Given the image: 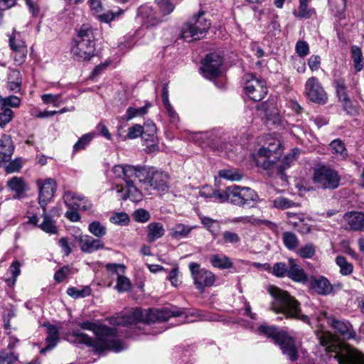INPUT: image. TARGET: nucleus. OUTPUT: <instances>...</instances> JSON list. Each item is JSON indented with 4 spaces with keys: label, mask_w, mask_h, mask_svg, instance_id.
<instances>
[{
    "label": "nucleus",
    "mask_w": 364,
    "mask_h": 364,
    "mask_svg": "<svg viewBox=\"0 0 364 364\" xmlns=\"http://www.w3.org/2000/svg\"><path fill=\"white\" fill-rule=\"evenodd\" d=\"M81 328L93 331L97 338L92 339L88 335L80 332L79 330H73L72 336L74 337L73 342L75 343L85 344L87 346L92 347L95 352L102 353L106 350L119 353L126 348L125 344L115 340L117 331L115 328H110L107 326H97L91 321L79 322L77 324Z\"/></svg>",
    "instance_id": "nucleus-1"
},
{
    "label": "nucleus",
    "mask_w": 364,
    "mask_h": 364,
    "mask_svg": "<svg viewBox=\"0 0 364 364\" xmlns=\"http://www.w3.org/2000/svg\"><path fill=\"white\" fill-rule=\"evenodd\" d=\"M282 151L281 141L275 138H269L264 145L252 154V157L258 167L275 171L282 177L284 171L296 160V155L298 153L294 151L280 161Z\"/></svg>",
    "instance_id": "nucleus-2"
},
{
    "label": "nucleus",
    "mask_w": 364,
    "mask_h": 364,
    "mask_svg": "<svg viewBox=\"0 0 364 364\" xmlns=\"http://www.w3.org/2000/svg\"><path fill=\"white\" fill-rule=\"evenodd\" d=\"M319 343L338 364H364V355L345 342L336 341L334 336L323 328L316 331Z\"/></svg>",
    "instance_id": "nucleus-3"
},
{
    "label": "nucleus",
    "mask_w": 364,
    "mask_h": 364,
    "mask_svg": "<svg viewBox=\"0 0 364 364\" xmlns=\"http://www.w3.org/2000/svg\"><path fill=\"white\" fill-rule=\"evenodd\" d=\"M268 291L273 297L271 309L276 314L282 315L279 317V319L294 318L311 325L309 318L301 314L300 303L287 291L274 286L269 287Z\"/></svg>",
    "instance_id": "nucleus-4"
},
{
    "label": "nucleus",
    "mask_w": 364,
    "mask_h": 364,
    "mask_svg": "<svg viewBox=\"0 0 364 364\" xmlns=\"http://www.w3.org/2000/svg\"><path fill=\"white\" fill-rule=\"evenodd\" d=\"M183 314L181 310H171L168 308L150 309L142 310L136 309L130 314L124 315L122 321V324H132L137 322L146 323L162 322L168 320L171 317L180 316Z\"/></svg>",
    "instance_id": "nucleus-5"
},
{
    "label": "nucleus",
    "mask_w": 364,
    "mask_h": 364,
    "mask_svg": "<svg viewBox=\"0 0 364 364\" xmlns=\"http://www.w3.org/2000/svg\"><path fill=\"white\" fill-rule=\"evenodd\" d=\"M258 330L268 338H272L274 342L280 347L282 353L287 355L291 361L297 360L298 353L295 340L286 331L274 326L266 325H261Z\"/></svg>",
    "instance_id": "nucleus-6"
},
{
    "label": "nucleus",
    "mask_w": 364,
    "mask_h": 364,
    "mask_svg": "<svg viewBox=\"0 0 364 364\" xmlns=\"http://www.w3.org/2000/svg\"><path fill=\"white\" fill-rule=\"evenodd\" d=\"M95 42L92 30L82 25L74 38L71 53L78 60H89L95 55Z\"/></svg>",
    "instance_id": "nucleus-7"
},
{
    "label": "nucleus",
    "mask_w": 364,
    "mask_h": 364,
    "mask_svg": "<svg viewBox=\"0 0 364 364\" xmlns=\"http://www.w3.org/2000/svg\"><path fill=\"white\" fill-rule=\"evenodd\" d=\"M211 23L205 17L204 11L193 15L181 26L180 38L186 42H192L203 38L210 28Z\"/></svg>",
    "instance_id": "nucleus-8"
},
{
    "label": "nucleus",
    "mask_w": 364,
    "mask_h": 364,
    "mask_svg": "<svg viewBox=\"0 0 364 364\" xmlns=\"http://www.w3.org/2000/svg\"><path fill=\"white\" fill-rule=\"evenodd\" d=\"M311 179L318 188L335 190L340 186L341 176L338 171L330 166L318 164L313 169Z\"/></svg>",
    "instance_id": "nucleus-9"
},
{
    "label": "nucleus",
    "mask_w": 364,
    "mask_h": 364,
    "mask_svg": "<svg viewBox=\"0 0 364 364\" xmlns=\"http://www.w3.org/2000/svg\"><path fill=\"white\" fill-rule=\"evenodd\" d=\"M229 203L240 207L251 205L259 200L257 193L249 187L233 185L228 187Z\"/></svg>",
    "instance_id": "nucleus-10"
},
{
    "label": "nucleus",
    "mask_w": 364,
    "mask_h": 364,
    "mask_svg": "<svg viewBox=\"0 0 364 364\" xmlns=\"http://www.w3.org/2000/svg\"><path fill=\"white\" fill-rule=\"evenodd\" d=\"M188 267L197 289L203 291L205 287H210L214 284L215 275L211 271L201 268L196 262H191Z\"/></svg>",
    "instance_id": "nucleus-11"
},
{
    "label": "nucleus",
    "mask_w": 364,
    "mask_h": 364,
    "mask_svg": "<svg viewBox=\"0 0 364 364\" xmlns=\"http://www.w3.org/2000/svg\"><path fill=\"white\" fill-rule=\"evenodd\" d=\"M244 79L245 80L244 89L248 97L255 102L262 100L267 93L265 82L252 74L245 75Z\"/></svg>",
    "instance_id": "nucleus-12"
},
{
    "label": "nucleus",
    "mask_w": 364,
    "mask_h": 364,
    "mask_svg": "<svg viewBox=\"0 0 364 364\" xmlns=\"http://www.w3.org/2000/svg\"><path fill=\"white\" fill-rule=\"evenodd\" d=\"M308 282L309 288L321 296L334 294L342 288L341 284H331L324 276L311 277Z\"/></svg>",
    "instance_id": "nucleus-13"
},
{
    "label": "nucleus",
    "mask_w": 364,
    "mask_h": 364,
    "mask_svg": "<svg viewBox=\"0 0 364 364\" xmlns=\"http://www.w3.org/2000/svg\"><path fill=\"white\" fill-rule=\"evenodd\" d=\"M305 94L308 99L313 102L324 105L327 102V94L318 78L315 77H311L306 80Z\"/></svg>",
    "instance_id": "nucleus-14"
},
{
    "label": "nucleus",
    "mask_w": 364,
    "mask_h": 364,
    "mask_svg": "<svg viewBox=\"0 0 364 364\" xmlns=\"http://www.w3.org/2000/svg\"><path fill=\"white\" fill-rule=\"evenodd\" d=\"M223 65L222 58L216 53H209L202 60L200 70L203 75L208 79H213L220 74V68Z\"/></svg>",
    "instance_id": "nucleus-15"
},
{
    "label": "nucleus",
    "mask_w": 364,
    "mask_h": 364,
    "mask_svg": "<svg viewBox=\"0 0 364 364\" xmlns=\"http://www.w3.org/2000/svg\"><path fill=\"white\" fill-rule=\"evenodd\" d=\"M36 183L39 190L38 203L45 212L47 204L51 200L55 193L57 185L52 178H47L44 181L39 179Z\"/></svg>",
    "instance_id": "nucleus-16"
},
{
    "label": "nucleus",
    "mask_w": 364,
    "mask_h": 364,
    "mask_svg": "<svg viewBox=\"0 0 364 364\" xmlns=\"http://www.w3.org/2000/svg\"><path fill=\"white\" fill-rule=\"evenodd\" d=\"M326 319L327 323L334 329L335 332L342 337L343 340H360V338L357 337L353 326L349 321L338 320L331 317L326 318Z\"/></svg>",
    "instance_id": "nucleus-17"
},
{
    "label": "nucleus",
    "mask_w": 364,
    "mask_h": 364,
    "mask_svg": "<svg viewBox=\"0 0 364 364\" xmlns=\"http://www.w3.org/2000/svg\"><path fill=\"white\" fill-rule=\"evenodd\" d=\"M63 200L68 207H75L77 210L87 211L92 208V202L82 195L67 191L63 195Z\"/></svg>",
    "instance_id": "nucleus-18"
},
{
    "label": "nucleus",
    "mask_w": 364,
    "mask_h": 364,
    "mask_svg": "<svg viewBox=\"0 0 364 364\" xmlns=\"http://www.w3.org/2000/svg\"><path fill=\"white\" fill-rule=\"evenodd\" d=\"M148 186L154 190L164 192L168 188V175L163 171L153 169Z\"/></svg>",
    "instance_id": "nucleus-19"
},
{
    "label": "nucleus",
    "mask_w": 364,
    "mask_h": 364,
    "mask_svg": "<svg viewBox=\"0 0 364 364\" xmlns=\"http://www.w3.org/2000/svg\"><path fill=\"white\" fill-rule=\"evenodd\" d=\"M133 171L130 174V180L134 181L138 179L141 183V187L149 191L148 183L154 168L146 166H132Z\"/></svg>",
    "instance_id": "nucleus-20"
},
{
    "label": "nucleus",
    "mask_w": 364,
    "mask_h": 364,
    "mask_svg": "<svg viewBox=\"0 0 364 364\" xmlns=\"http://www.w3.org/2000/svg\"><path fill=\"white\" fill-rule=\"evenodd\" d=\"M78 242L81 251L85 253H92L105 247L103 242L87 235H80Z\"/></svg>",
    "instance_id": "nucleus-21"
},
{
    "label": "nucleus",
    "mask_w": 364,
    "mask_h": 364,
    "mask_svg": "<svg viewBox=\"0 0 364 364\" xmlns=\"http://www.w3.org/2000/svg\"><path fill=\"white\" fill-rule=\"evenodd\" d=\"M289 269L287 276L294 282L305 284L309 279L304 269L297 264L293 259H288Z\"/></svg>",
    "instance_id": "nucleus-22"
},
{
    "label": "nucleus",
    "mask_w": 364,
    "mask_h": 364,
    "mask_svg": "<svg viewBox=\"0 0 364 364\" xmlns=\"http://www.w3.org/2000/svg\"><path fill=\"white\" fill-rule=\"evenodd\" d=\"M138 14L141 16L143 23L148 26H154L162 21L160 13L154 11L151 6H141Z\"/></svg>",
    "instance_id": "nucleus-23"
},
{
    "label": "nucleus",
    "mask_w": 364,
    "mask_h": 364,
    "mask_svg": "<svg viewBox=\"0 0 364 364\" xmlns=\"http://www.w3.org/2000/svg\"><path fill=\"white\" fill-rule=\"evenodd\" d=\"M14 151V146L11 136L4 134L0 139V166L11 160Z\"/></svg>",
    "instance_id": "nucleus-24"
},
{
    "label": "nucleus",
    "mask_w": 364,
    "mask_h": 364,
    "mask_svg": "<svg viewBox=\"0 0 364 364\" xmlns=\"http://www.w3.org/2000/svg\"><path fill=\"white\" fill-rule=\"evenodd\" d=\"M343 219L348 223L350 230L364 231L363 213L357 211L348 212L343 215Z\"/></svg>",
    "instance_id": "nucleus-25"
},
{
    "label": "nucleus",
    "mask_w": 364,
    "mask_h": 364,
    "mask_svg": "<svg viewBox=\"0 0 364 364\" xmlns=\"http://www.w3.org/2000/svg\"><path fill=\"white\" fill-rule=\"evenodd\" d=\"M47 337L46 338V346L41 350V353L53 349L59 341V330L58 328L52 324L46 325Z\"/></svg>",
    "instance_id": "nucleus-26"
},
{
    "label": "nucleus",
    "mask_w": 364,
    "mask_h": 364,
    "mask_svg": "<svg viewBox=\"0 0 364 364\" xmlns=\"http://www.w3.org/2000/svg\"><path fill=\"white\" fill-rule=\"evenodd\" d=\"M194 228L183 223H176L170 229L169 235L175 240L185 239L188 237Z\"/></svg>",
    "instance_id": "nucleus-27"
},
{
    "label": "nucleus",
    "mask_w": 364,
    "mask_h": 364,
    "mask_svg": "<svg viewBox=\"0 0 364 364\" xmlns=\"http://www.w3.org/2000/svg\"><path fill=\"white\" fill-rule=\"evenodd\" d=\"M165 233L164 225L161 223L153 222L147 226L146 240L149 242H154L162 237Z\"/></svg>",
    "instance_id": "nucleus-28"
},
{
    "label": "nucleus",
    "mask_w": 364,
    "mask_h": 364,
    "mask_svg": "<svg viewBox=\"0 0 364 364\" xmlns=\"http://www.w3.org/2000/svg\"><path fill=\"white\" fill-rule=\"evenodd\" d=\"M9 188L16 192L14 198H21L24 192L27 190L24 180L21 177L14 176L7 182Z\"/></svg>",
    "instance_id": "nucleus-29"
},
{
    "label": "nucleus",
    "mask_w": 364,
    "mask_h": 364,
    "mask_svg": "<svg viewBox=\"0 0 364 364\" xmlns=\"http://www.w3.org/2000/svg\"><path fill=\"white\" fill-rule=\"evenodd\" d=\"M310 0H299V7L296 10H294L292 14L297 18H309L314 14V9L309 6Z\"/></svg>",
    "instance_id": "nucleus-30"
},
{
    "label": "nucleus",
    "mask_w": 364,
    "mask_h": 364,
    "mask_svg": "<svg viewBox=\"0 0 364 364\" xmlns=\"http://www.w3.org/2000/svg\"><path fill=\"white\" fill-rule=\"evenodd\" d=\"M211 265L220 269H225L232 267L233 264L230 259L223 254H215L210 257Z\"/></svg>",
    "instance_id": "nucleus-31"
},
{
    "label": "nucleus",
    "mask_w": 364,
    "mask_h": 364,
    "mask_svg": "<svg viewBox=\"0 0 364 364\" xmlns=\"http://www.w3.org/2000/svg\"><path fill=\"white\" fill-rule=\"evenodd\" d=\"M133 170L132 165L118 164L112 167V172L116 178L122 179L125 183H129L130 181V174Z\"/></svg>",
    "instance_id": "nucleus-32"
},
{
    "label": "nucleus",
    "mask_w": 364,
    "mask_h": 364,
    "mask_svg": "<svg viewBox=\"0 0 364 364\" xmlns=\"http://www.w3.org/2000/svg\"><path fill=\"white\" fill-rule=\"evenodd\" d=\"M43 222L38 225V227L45 232L50 235H55L58 232V228L55 225V221L53 218L46 213V210H43Z\"/></svg>",
    "instance_id": "nucleus-33"
},
{
    "label": "nucleus",
    "mask_w": 364,
    "mask_h": 364,
    "mask_svg": "<svg viewBox=\"0 0 364 364\" xmlns=\"http://www.w3.org/2000/svg\"><path fill=\"white\" fill-rule=\"evenodd\" d=\"M126 184L127 188V196H124L123 197V199L126 200L128 198L134 203L141 201L142 199V194L141 191L134 184V181L130 180L129 182L126 183Z\"/></svg>",
    "instance_id": "nucleus-34"
},
{
    "label": "nucleus",
    "mask_w": 364,
    "mask_h": 364,
    "mask_svg": "<svg viewBox=\"0 0 364 364\" xmlns=\"http://www.w3.org/2000/svg\"><path fill=\"white\" fill-rule=\"evenodd\" d=\"M218 176L224 179L231 181H238L242 179V173L235 168H225L218 171Z\"/></svg>",
    "instance_id": "nucleus-35"
},
{
    "label": "nucleus",
    "mask_w": 364,
    "mask_h": 364,
    "mask_svg": "<svg viewBox=\"0 0 364 364\" xmlns=\"http://www.w3.org/2000/svg\"><path fill=\"white\" fill-rule=\"evenodd\" d=\"M272 205L274 208L280 210H285L294 207H299L300 204L293 200L284 198V197H277L272 201Z\"/></svg>",
    "instance_id": "nucleus-36"
},
{
    "label": "nucleus",
    "mask_w": 364,
    "mask_h": 364,
    "mask_svg": "<svg viewBox=\"0 0 364 364\" xmlns=\"http://www.w3.org/2000/svg\"><path fill=\"white\" fill-rule=\"evenodd\" d=\"M330 147L334 154H336L343 159H346L348 156L347 150L345 144L341 139H335L332 141L330 144Z\"/></svg>",
    "instance_id": "nucleus-37"
},
{
    "label": "nucleus",
    "mask_w": 364,
    "mask_h": 364,
    "mask_svg": "<svg viewBox=\"0 0 364 364\" xmlns=\"http://www.w3.org/2000/svg\"><path fill=\"white\" fill-rule=\"evenodd\" d=\"M336 263L340 267V273L342 275L346 276L352 273L353 269V264L350 262H348L345 257H336Z\"/></svg>",
    "instance_id": "nucleus-38"
},
{
    "label": "nucleus",
    "mask_w": 364,
    "mask_h": 364,
    "mask_svg": "<svg viewBox=\"0 0 364 364\" xmlns=\"http://www.w3.org/2000/svg\"><path fill=\"white\" fill-rule=\"evenodd\" d=\"M91 289L87 286L81 289L71 287L67 289V294L74 299L88 296L91 294Z\"/></svg>",
    "instance_id": "nucleus-39"
},
{
    "label": "nucleus",
    "mask_w": 364,
    "mask_h": 364,
    "mask_svg": "<svg viewBox=\"0 0 364 364\" xmlns=\"http://www.w3.org/2000/svg\"><path fill=\"white\" fill-rule=\"evenodd\" d=\"M149 105H146L139 108L129 107L127 109L124 118L127 121H129L136 117H141L147 112Z\"/></svg>",
    "instance_id": "nucleus-40"
},
{
    "label": "nucleus",
    "mask_w": 364,
    "mask_h": 364,
    "mask_svg": "<svg viewBox=\"0 0 364 364\" xmlns=\"http://www.w3.org/2000/svg\"><path fill=\"white\" fill-rule=\"evenodd\" d=\"M213 133L208 132H198L194 136V140L199 144L213 145Z\"/></svg>",
    "instance_id": "nucleus-41"
},
{
    "label": "nucleus",
    "mask_w": 364,
    "mask_h": 364,
    "mask_svg": "<svg viewBox=\"0 0 364 364\" xmlns=\"http://www.w3.org/2000/svg\"><path fill=\"white\" fill-rule=\"evenodd\" d=\"M89 232L97 237H102L107 233L106 228L99 221H93L88 226Z\"/></svg>",
    "instance_id": "nucleus-42"
},
{
    "label": "nucleus",
    "mask_w": 364,
    "mask_h": 364,
    "mask_svg": "<svg viewBox=\"0 0 364 364\" xmlns=\"http://www.w3.org/2000/svg\"><path fill=\"white\" fill-rule=\"evenodd\" d=\"M159 9L161 17L170 14L174 9V5L169 0H155Z\"/></svg>",
    "instance_id": "nucleus-43"
},
{
    "label": "nucleus",
    "mask_w": 364,
    "mask_h": 364,
    "mask_svg": "<svg viewBox=\"0 0 364 364\" xmlns=\"http://www.w3.org/2000/svg\"><path fill=\"white\" fill-rule=\"evenodd\" d=\"M351 53L355 69L356 71L359 72L363 69V66L361 50L357 46H353L351 48Z\"/></svg>",
    "instance_id": "nucleus-44"
},
{
    "label": "nucleus",
    "mask_w": 364,
    "mask_h": 364,
    "mask_svg": "<svg viewBox=\"0 0 364 364\" xmlns=\"http://www.w3.org/2000/svg\"><path fill=\"white\" fill-rule=\"evenodd\" d=\"M283 242L285 247L289 250H294L299 244L296 235L291 232H286L283 234Z\"/></svg>",
    "instance_id": "nucleus-45"
},
{
    "label": "nucleus",
    "mask_w": 364,
    "mask_h": 364,
    "mask_svg": "<svg viewBox=\"0 0 364 364\" xmlns=\"http://www.w3.org/2000/svg\"><path fill=\"white\" fill-rule=\"evenodd\" d=\"M14 117V112L9 107H1L0 127L4 128L10 122Z\"/></svg>",
    "instance_id": "nucleus-46"
},
{
    "label": "nucleus",
    "mask_w": 364,
    "mask_h": 364,
    "mask_svg": "<svg viewBox=\"0 0 364 364\" xmlns=\"http://www.w3.org/2000/svg\"><path fill=\"white\" fill-rule=\"evenodd\" d=\"M132 284L129 278L122 275H119L117 279L116 289L119 292H125L131 289Z\"/></svg>",
    "instance_id": "nucleus-47"
},
{
    "label": "nucleus",
    "mask_w": 364,
    "mask_h": 364,
    "mask_svg": "<svg viewBox=\"0 0 364 364\" xmlns=\"http://www.w3.org/2000/svg\"><path fill=\"white\" fill-rule=\"evenodd\" d=\"M94 134L89 133L84 134L73 146L74 151H79L84 149L92 140Z\"/></svg>",
    "instance_id": "nucleus-48"
},
{
    "label": "nucleus",
    "mask_w": 364,
    "mask_h": 364,
    "mask_svg": "<svg viewBox=\"0 0 364 364\" xmlns=\"http://www.w3.org/2000/svg\"><path fill=\"white\" fill-rule=\"evenodd\" d=\"M1 106L3 107H18L21 105V100L19 97L15 95H11L6 97H2L0 96Z\"/></svg>",
    "instance_id": "nucleus-49"
},
{
    "label": "nucleus",
    "mask_w": 364,
    "mask_h": 364,
    "mask_svg": "<svg viewBox=\"0 0 364 364\" xmlns=\"http://www.w3.org/2000/svg\"><path fill=\"white\" fill-rule=\"evenodd\" d=\"M334 85L339 100L346 99L348 95L345 80L343 79H338L334 82Z\"/></svg>",
    "instance_id": "nucleus-50"
},
{
    "label": "nucleus",
    "mask_w": 364,
    "mask_h": 364,
    "mask_svg": "<svg viewBox=\"0 0 364 364\" xmlns=\"http://www.w3.org/2000/svg\"><path fill=\"white\" fill-rule=\"evenodd\" d=\"M9 46L13 51H21L27 49L24 41L17 38L15 34L9 37Z\"/></svg>",
    "instance_id": "nucleus-51"
},
{
    "label": "nucleus",
    "mask_w": 364,
    "mask_h": 364,
    "mask_svg": "<svg viewBox=\"0 0 364 364\" xmlns=\"http://www.w3.org/2000/svg\"><path fill=\"white\" fill-rule=\"evenodd\" d=\"M18 359V355L13 351L4 350L0 353V364H13Z\"/></svg>",
    "instance_id": "nucleus-52"
},
{
    "label": "nucleus",
    "mask_w": 364,
    "mask_h": 364,
    "mask_svg": "<svg viewBox=\"0 0 364 364\" xmlns=\"http://www.w3.org/2000/svg\"><path fill=\"white\" fill-rule=\"evenodd\" d=\"M289 265L284 262L275 263L272 267V274L277 277L287 276Z\"/></svg>",
    "instance_id": "nucleus-53"
},
{
    "label": "nucleus",
    "mask_w": 364,
    "mask_h": 364,
    "mask_svg": "<svg viewBox=\"0 0 364 364\" xmlns=\"http://www.w3.org/2000/svg\"><path fill=\"white\" fill-rule=\"evenodd\" d=\"M263 109L265 112V117L268 121L272 120L274 123L279 120L278 109L272 107V109L268 107L267 104L262 105Z\"/></svg>",
    "instance_id": "nucleus-54"
},
{
    "label": "nucleus",
    "mask_w": 364,
    "mask_h": 364,
    "mask_svg": "<svg viewBox=\"0 0 364 364\" xmlns=\"http://www.w3.org/2000/svg\"><path fill=\"white\" fill-rule=\"evenodd\" d=\"M202 223L212 233H217L219 230V223L210 218L203 217L201 218Z\"/></svg>",
    "instance_id": "nucleus-55"
},
{
    "label": "nucleus",
    "mask_w": 364,
    "mask_h": 364,
    "mask_svg": "<svg viewBox=\"0 0 364 364\" xmlns=\"http://www.w3.org/2000/svg\"><path fill=\"white\" fill-rule=\"evenodd\" d=\"M212 196L213 198L220 202H228L229 203V196L228 193V187L224 191H221L219 189L212 190Z\"/></svg>",
    "instance_id": "nucleus-56"
},
{
    "label": "nucleus",
    "mask_w": 364,
    "mask_h": 364,
    "mask_svg": "<svg viewBox=\"0 0 364 364\" xmlns=\"http://www.w3.org/2000/svg\"><path fill=\"white\" fill-rule=\"evenodd\" d=\"M316 250L314 245L307 244L299 250V255L302 258H311L315 255Z\"/></svg>",
    "instance_id": "nucleus-57"
},
{
    "label": "nucleus",
    "mask_w": 364,
    "mask_h": 364,
    "mask_svg": "<svg viewBox=\"0 0 364 364\" xmlns=\"http://www.w3.org/2000/svg\"><path fill=\"white\" fill-rule=\"evenodd\" d=\"M110 221L117 225H127L129 221V218L125 213H117L110 218Z\"/></svg>",
    "instance_id": "nucleus-58"
},
{
    "label": "nucleus",
    "mask_w": 364,
    "mask_h": 364,
    "mask_svg": "<svg viewBox=\"0 0 364 364\" xmlns=\"http://www.w3.org/2000/svg\"><path fill=\"white\" fill-rule=\"evenodd\" d=\"M240 241V236L231 231H225L223 233V242L224 243L236 244Z\"/></svg>",
    "instance_id": "nucleus-59"
},
{
    "label": "nucleus",
    "mask_w": 364,
    "mask_h": 364,
    "mask_svg": "<svg viewBox=\"0 0 364 364\" xmlns=\"http://www.w3.org/2000/svg\"><path fill=\"white\" fill-rule=\"evenodd\" d=\"M107 270L112 274H116L117 277L124 273L125 266L117 263H107L105 266Z\"/></svg>",
    "instance_id": "nucleus-60"
},
{
    "label": "nucleus",
    "mask_w": 364,
    "mask_h": 364,
    "mask_svg": "<svg viewBox=\"0 0 364 364\" xmlns=\"http://www.w3.org/2000/svg\"><path fill=\"white\" fill-rule=\"evenodd\" d=\"M296 52L299 56L303 58L309 54V47L308 43L304 41H299L296 44Z\"/></svg>",
    "instance_id": "nucleus-61"
},
{
    "label": "nucleus",
    "mask_w": 364,
    "mask_h": 364,
    "mask_svg": "<svg viewBox=\"0 0 364 364\" xmlns=\"http://www.w3.org/2000/svg\"><path fill=\"white\" fill-rule=\"evenodd\" d=\"M134 217L136 221L139 223H145L150 218L149 213L144 209H139L134 211Z\"/></svg>",
    "instance_id": "nucleus-62"
},
{
    "label": "nucleus",
    "mask_w": 364,
    "mask_h": 364,
    "mask_svg": "<svg viewBox=\"0 0 364 364\" xmlns=\"http://www.w3.org/2000/svg\"><path fill=\"white\" fill-rule=\"evenodd\" d=\"M22 167L21 161L19 159L11 161L6 166V171L8 173H12L18 171Z\"/></svg>",
    "instance_id": "nucleus-63"
},
{
    "label": "nucleus",
    "mask_w": 364,
    "mask_h": 364,
    "mask_svg": "<svg viewBox=\"0 0 364 364\" xmlns=\"http://www.w3.org/2000/svg\"><path fill=\"white\" fill-rule=\"evenodd\" d=\"M143 133V127L140 124H134L128 129L127 138L136 139Z\"/></svg>",
    "instance_id": "nucleus-64"
}]
</instances>
